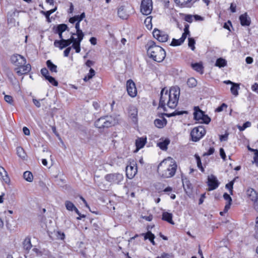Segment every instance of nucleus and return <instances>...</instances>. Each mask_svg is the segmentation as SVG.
Wrapping results in <instances>:
<instances>
[{
    "instance_id": "48",
    "label": "nucleus",
    "mask_w": 258,
    "mask_h": 258,
    "mask_svg": "<svg viewBox=\"0 0 258 258\" xmlns=\"http://www.w3.org/2000/svg\"><path fill=\"white\" fill-rule=\"evenodd\" d=\"M195 157L198 167L201 169L202 171H204V168L202 167V162L200 157L197 155H195Z\"/></svg>"
},
{
    "instance_id": "19",
    "label": "nucleus",
    "mask_w": 258,
    "mask_h": 258,
    "mask_svg": "<svg viewBox=\"0 0 258 258\" xmlns=\"http://www.w3.org/2000/svg\"><path fill=\"white\" fill-rule=\"evenodd\" d=\"M83 39V38H74L72 47L75 49L77 53H79L81 51L80 44Z\"/></svg>"
},
{
    "instance_id": "11",
    "label": "nucleus",
    "mask_w": 258,
    "mask_h": 258,
    "mask_svg": "<svg viewBox=\"0 0 258 258\" xmlns=\"http://www.w3.org/2000/svg\"><path fill=\"white\" fill-rule=\"evenodd\" d=\"M138 171L137 164L135 162H131L126 167V175L129 179L133 178Z\"/></svg>"
},
{
    "instance_id": "60",
    "label": "nucleus",
    "mask_w": 258,
    "mask_h": 258,
    "mask_svg": "<svg viewBox=\"0 0 258 258\" xmlns=\"http://www.w3.org/2000/svg\"><path fill=\"white\" fill-rule=\"evenodd\" d=\"M214 151H215L214 148L213 147H211L209 149V150L207 152L204 153V155H207V156L211 155L214 153Z\"/></svg>"
},
{
    "instance_id": "13",
    "label": "nucleus",
    "mask_w": 258,
    "mask_h": 258,
    "mask_svg": "<svg viewBox=\"0 0 258 258\" xmlns=\"http://www.w3.org/2000/svg\"><path fill=\"white\" fill-rule=\"evenodd\" d=\"M126 90L131 97H134L136 96L137 89L135 83L132 80H129L126 82Z\"/></svg>"
},
{
    "instance_id": "1",
    "label": "nucleus",
    "mask_w": 258,
    "mask_h": 258,
    "mask_svg": "<svg viewBox=\"0 0 258 258\" xmlns=\"http://www.w3.org/2000/svg\"><path fill=\"white\" fill-rule=\"evenodd\" d=\"M179 94L178 88L172 87L169 91L163 88L160 93L159 108H162L166 111L165 106L167 105L170 108H174L177 105Z\"/></svg>"
},
{
    "instance_id": "7",
    "label": "nucleus",
    "mask_w": 258,
    "mask_h": 258,
    "mask_svg": "<svg viewBox=\"0 0 258 258\" xmlns=\"http://www.w3.org/2000/svg\"><path fill=\"white\" fill-rule=\"evenodd\" d=\"M206 130L202 126H199L194 128L190 133L192 141H199L206 134Z\"/></svg>"
},
{
    "instance_id": "56",
    "label": "nucleus",
    "mask_w": 258,
    "mask_h": 258,
    "mask_svg": "<svg viewBox=\"0 0 258 258\" xmlns=\"http://www.w3.org/2000/svg\"><path fill=\"white\" fill-rule=\"evenodd\" d=\"M56 7H55L54 9L50 10L49 11H46V12H44L45 15L47 18H48L49 16L54 13L56 10Z\"/></svg>"
},
{
    "instance_id": "54",
    "label": "nucleus",
    "mask_w": 258,
    "mask_h": 258,
    "mask_svg": "<svg viewBox=\"0 0 258 258\" xmlns=\"http://www.w3.org/2000/svg\"><path fill=\"white\" fill-rule=\"evenodd\" d=\"M41 73L45 78V79L46 78V77L49 76L48 75V71L46 68L42 69L41 70Z\"/></svg>"
},
{
    "instance_id": "9",
    "label": "nucleus",
    "mask_w": 258,
    "mask_h": 258,
    "mask_svg": "<svg viewBox=\"0 0 258 258\" xmlns=\"http://www.w3.org/2000/svg\"><path fill=\"white\" fill-rule=\"evenodd\" d=\"M153 9L152 0H143L141 5V12L145 15L150 14Z\"/></svg>"
},
{
    "instance_id": "30",
    "label": "nucleus",
    "mask_w": 258,
    "mask_h": 258,
    "mask_svg": "<svg viewBox=\"0 0 258 258\" xmlns=\"http://www.w3.org/2000/svg\"><path fill=\"white\" fill-rule=\"evenodd\" d=\"M247 149L248 151L254 153L252 163L255 164L256 166H258V150L252 149L249 146H247Z\"/></svg>"
},
{
    "instance_id": "53",
    "label": "nucleus",
    "mask_w": 258,
    "mask_h": 258,
    "mask_svg": "<svg viewBox=\"0 0 258 258\" xmlns=\"http://www.w3.org/2000/svg\"><path fill=\"white\" fill-rule=\"evenodd\" d=\"M233 183H234V181H232L226 185V187L229 190L231 194H232V189H233Z\"/></svg>"
},
{
    "instance_id": "23",
    "label": "nucleus",
    "mask_w": 258,
    "mask_h": 258,
    "mask_svg": "<svg viewBox=\"0 0 258 258\" xmlns=\"http://www.w3.org/2000/svg\"><path fill=\"white\" fill-rule=\"evenodd\" d=\"M128 114L130 117L133 118L134 121H136L138 111L135 106H132L129 107Z\"/></svg>"
},
{
    "instance_id": "8",
    "label": "nucleus",
    "mask_w": 258,
    "mask_h": 258,
    "mask_svg": "<svg viewBox=\"0 0 258 258\" xmlns=\"http://www.w3.org/2000/svg\"><path fill=\"white\" fill-rule=\"evenodd\" d=\"M74 35L75 34H72L71 38L68 39L55 40L54 42V46L59 48L61 50L65 47L69 46L71 43H73V41H74Z\"/></svg>"
},
{
    "instance_id": "4",
    "label": "nucleus",
    "mask_w": 258,
    "mask_h": 258,
    "mask_svg": "<svg viewBox=\"0 0 258 258\" xmlns=\"http://www.w3.org/2000/svg\"><path fill=\"white\" fill-rule=\"evenodd\" d=\"M118 117L117 116H105L98 118L95 122V125L98 128H108L118 123Z\"/></svg>"
},
{
    "instance_id": "24",
    "label": "nucleus",
    "mask_w": 258,
    "mask_h": 258,
    "mask_svg": "<svg viewBox=\"0 0 258 258\" xmlns=\"http://www.w3.org/2000/svg\"><path fill=\"white\" fill-rule=\"evenodd\" d=\"M146 139L143 138H138L136 141V151L142 148L145 145Z\"/></svg>"
},
{
    "instance_id": "26",
    "label": "nucleus",
    "mask_w": 258,
    "mask_h": 258,
    "mask_svg": "<svg viewBox=\"0 0 258 258\" xmlns=\"http://www.w3.org/2000/svg\"><path fill=\"white\" fill-rule=\"evenodd\" d=\"M167 123L166 119L162 117L161 119H156L154 121V124L158 128L163 127Z\"/></svg>"
},
{
    "instance_id": "51",
    "label": "nucleus",
    "mask_w": 258,
    "mask_h": 258,
    "mask_svg": "<svg viewBox=\"0 0 258 258\" xmlns=\"http://www.w3.org/2000/svg\"><path fill=\"white\" fill-rule=\"evenodd\" d=\"M5 100L10 104H12L13 102V97L10 95H5L4 97Z\"/></svg>"
},
{
    "instance_id": "37",
    "label": "nucleus",
    "mask_w": 258,
    "mask_h": 258,
    "mask_svg": "<svg viewBox=\"0 0 258 258\" xmlns=\"http://www.w3.org/2000/svg\"><path fill=\"white\" fill-rule=\"evenodd\" d=\"M239 89V85L236 83L233 84V85H232L230 91L231 93L235 96H237L238 95V90Z\"/></svg>"
},
{
    "instance_id": "28",
    "label": "nucleus",
    "mask_w": 258,
    "mask_h": 258,
    "mask_svg": "<svg viewBox=\"0 0 258 258\" xmlns=\"http://www.w3.org/2000/svg\"><path fill=\"white\" fill-rule=\"evenodd\" d=\"M118 15L120 18L122 19H126L127 18L128 15L126 13L124 6H121L118 8Z\"/></svg>"
},
{
    "instance_id": "45",
    "label": "nucleus",
    "mask_w": 258,
    "mask_h": 258,
    "mask_svg": "<svg viewBox=\"0 0 258 258\" xmlns=\"http://www.w3.org/2000/svg\"><path fill=\"white\" fill-rule=\"evenodd\" d=\"M183 186L184 190L186 192H187V189H190L191 188V184L189 183V181L188 180H182Z\"/></svg>"
},
{
    "instance_id": "62",
    "label": "nucleus",
    "mask_w": 258,
    "mask_h": 258,
    "mask_svg": "<svg viewBox=\"0 0 258 258\" xmlns=\"http://www.w3.org/2000/svg\"><path fill=\"white\" fill-rule=\"evenodd\" d=\"M251 89L253 91L258 93V84L255 83L251 87Z\"/></svg>"
},
{
    "instance_id": "50",
    "label": "nucleus",
    "mask_w": 258,
    "mask_h": 258,
    "mask_svg": "<svg viewBox=\"0 0 258 258\" xmlns=\"http://www.w3.org/2000/svg\"><path fill=\"white\" fill-rule=\"evenodd\" d=\"M184 112H185V111H174L173 113H172L171 114L164 113L163 115H166V116H167L168 117H170V116H175V115H176L182 114Z\"/></svg>"
},
{
    "instance_id": "5",
    "label": "nucleus",
    "mask_w": 258,
    "mask_h": 258,
    "mask_svg": "<svg viewBox=\"0 0 258 258\" xmlns=\"http://www.w3.org/2000/svg\"><path fill=\"white\" fill-rule=\"evenodd\" d=\"M194 115V118L200 123L208 124L211 121L210 118L207 115H205L199 107H195Z\"/></svg>"
},
{
    "instance_id": "38",
    "label": "nucleus",
    "mask_w": 258,
    "mask_h": 258,
    "mask_svg": "<svg viewBox=\"0 0 258 258\" xmlns=\"http://www.w3.org/2000/svg\"><path fill=\"white\" fill-rule=\"evenodd\" d=\"M23 177L27 181L31 182L33 180V175L32 173L29 171H25L23 174Z\"/></svg>"
},
{
    "instance_id": "43",
    "label": "nucleus",
    "mask_w": 258,
    "mask_h": 258,
    "mask_svg": "<svg viewBox=\"0 0 258 258\" xmlns=\"http://www.w3.org/2000/svg\"><path fill=\"white\" fill-rule=\"evenodd\" d=\"M144 23L146 26V27L148 29H150L152 27L151 23V18L150 17H147L144 21Z\"/></svg>"
},
{
    "instance_id": "3",
    "label": "nucleus",
    "mask_w": 258,
    "mask_h": 258,
    "mask_svg": "<svg viewBox=\"0 0 258 258\" xmlns=\"http://www.w3.org/2000/svg\"><path fill=\"white\" fill-rule=\"evenodd\" d=\"M148 56L153 60L160 62L165 58L166 52L161 47L156 45L155 42L150 41L146 45Z\"/></svg>"
},
{
    "instance_id": "15",
    "label": "nucleus",
    "mask_w": 258,
    "mask_h": 258,
    "mask_svg": "<svg viewBox=\"0 0 258 258\" xmlns=\"http://www.w3.org/2000/svg\"><path fill=\"white\" fill-rule=\"evenodd\" d=\"M175 3L182 8H190L198 0H174Z\"/></svg>"
},
{
    "instance_id": "59",
    "label": "nucleus",
    "mask_w": 258,
    "mask_h": 258,
    "mask_svg": "<svg viewBox=\"0 0 258 258\" xmlns=\"http://www.w3.org/2000/svg\"><path fill=\"white\" fill-rule=\"evenodd\" d=\"M220 156L221 157V158L224 160H226V154H225V151L223 148H220Z\"/></svg>"
},
{
    "instance_id": "41",
    "label": "nucleus",
    "mask_w": 258,
    "mask_h": 258,
    "mask_svg": "<svg viewBox=\"0 0 258 258\" xmlns=\"http://www.w3.org/2000/svg\"><path fill=\"white\" fill-rule=\"evenodd\" d=\"M40 256H42L43 258H49L50 256V253L48 250L43 249L41 250Z\"/></svg>"
},
{
    "instance_id": "25",
    "label": "nucleus",
    "mask_w": 258,
    "mask_h": 258,
    "mask_svg": "<svg viewBox=\"0 0 258 258\" xmlns=\"http://www.w3.org/2000/svg\"><path fill=\"white\" fill-rule=\"evenodd\" d=\"M162 219L171 224L173 225L174 224L172 220V214L171 213L166 212H163L162 214Z\"/></svg>"
},
{
    "instance_id": "55",
    "label": "nucleus",
    "mask_w": 258,
    "mask_h": 258,
    "mask_svg": "<svg viewBox=\"0 0 258 258\" xmlns=\"http://www.w3.org/2000/svg\"><path fill=\"white\" fill-rule=\"evenodd\" d=\"M72 47L69 46L68 47L63 51V55L65 57H67L69 56V53L72 49Z\"/></svg>"
},
{
    "instance_id": "35",
    "label": "nucleus",
    "mask_w": 258,
    "mask_h": 258,
    "mask_svg": "<svg viewBox=\"0 0 258 258\" xmlns=\"http://www.w3.org/2000/svg\"><path fill=\"white\" fill-rule=\"evenodd\" d=\"M227 64L226 60L223 58H219L217 59L215 63L216 67L219 68L224 67Z\"/></svg>"
},
{
    "instance_id": "18",
    "label": "nucleus",
    "mask_w": 258,
    "mask_h": 258,
    "mask_svg": "<svg viewBox=\"0 0 258 258\" xmlns=\"http://www.w3.org/2000/svg\"><path fill=\"white\" fill-rule=\"evenodd\" d=\"M239 20L241 25L243 26H248L250 24V18L246 13L240 15Z\"/></svg>"
},
{
    "instance_id": "44",
    "label": "nucleus",
    "mask_w": 258,
    "mask_h": 258,
    "mask_svg": "<svg viewBox=\"0 0 258 258\" xmlns=\"http://www.w3.org/2000/svg\"><path fill=\"white\" fill-rule=\"evenodd\" d=\"M46 79L48 80L50 83H51L52 85H53L54 86H57L58 85V82L55 80V79L50 76H47L46 77Z\"/></svg>"
},
{
    "instance_id": "16",
    "label": "nucleus",
    "mask_w": 258,
    "mask_h": 258,
    "mask_svg": "<svg viewBox=\"0 0 258 258\" xmlns=\"http://www.w3.org/2000/svg\"><path fill=\"white\" fill-rule=\"evenodd\" d=\"M31 69V67L30 64H27L26 65L23 64L22 66H19L15 69L16 73L19 76H21L23 74L28 73Z\"/></svg>"
},
{
    "instance_id": "49",
    "label": "nucleus",
    "mask_w": 258,
    "mask_h": 258,
    "mask_svg": "<svg viewBox=\"0 0 258 258\" xmlns=\"http://www.w3.org/2000/svg\"><path fill=\"white\" fill-rule=\"evenodd\" d=\"M227 108V105L225 103H222L221 106H219L216 109L215 111L220 112L224 110V109H226Z\"/></svg>"
},
{
    "instance_id": "64",
    "label": "nucleus",
    "mask_w": 258,
    "mask_h": 258,
    "mask_svg": "<svg viewBox=\"0 0 258 258\" xmlns=\"http://www.w3.org/2000/svg\"><path fill=\"white\" fill-rule=\"evenodd\" d=\"M57 237L61 240H63L64 238L65 235L63 233H61L60 232H57Z\"/></svg>"
},
{
    "instance_id": "33",
    "label": "nucleus",
    "mask_w": 258,
    "mask_h": 258,
    "mask_svg": "<svg viewBox=\"0 0 258 258\" xmlns=\"http://www.w3.org/2000/svg\"><path fill=\"white\" fill-rule=\"evenodd\" d=\"M142 235H143L144 236L145 239H149V240L151 241V242L153 245L155 244V242L154 241V239L155 238V236L153 233H152L151 232L148 231L146 234L143 233Z\"/></svg>"
},
{
    "instance_id": "12",
    "label": "nucleus",
    "mask_w": 258,
    "mask_h": 258,
    "mask_svg": "<svg viewBox=\"0 0 258 258\" xmlns=\"http://www.w3.org/2000/svg\"><path fill=\"white\" fill-rule=\"evenodd\" d=\"M11 60L12 62L18 67L25 64L26 63V60L25 57L18 54H15L12 55Z\"/></svg>"
},
{
    "instance_id": "63",
    "label": "nucleus",
    "mask_w": 258,
    "mask_h": 258,
    "mask_svg": "<svg viewBox=\"0 0 258 258\" xmlns=\"http://www.w3.org/2000/svg\"><path fill=\"white\" fill-rule=\"evenodd\" d=\"M170 255L168 253H163L160 256H158L157 258H169Z\"/></svg>"
},
{
    "instance_id": "52",
    "label": "nucleus",
    "mask_w": 258,
    "mask_h": 258,
    "mask_svg": "<svg viewBox=\"0 0 258 258\" xmlns=\"http://www.w3.org/2000/svg\"><path fill=\"white\" fill-rule=\"evenodd\" d=\"M188 28H189V25L188 24H186L184 26V33L182 35V36H184L185 38H186L187 35L189 34V33Z\"/></svg>"
},
{
    "instance_id": "36",
    "label": "nucleus",
    "mask_w": 258,
    "mask_h": 258,
    "mask_svg": "<svg viewBox=\"0 0 258 258\" xmlns=\"http://www.w3.org/2000/svg\"><path fill=\"white\" fill-rule=\"evenodd\" d=\"M192 68L198 72L203 73V67L201 63H195L191 64Z\"/></svg>"
},
{
    "instance_id": "27",
    "label": "nucleus",
    "mask_w": 258,
    "mask_h": 258,
    "mask_svg": "<svg viewBox=\"0 0 258 258\" xmlns=\"http://www.w3.org/2000/svg\"><path fill=\"white\" fill-rule=\"evenodd\" d=\"M65 206H66L67 209L68 211H75L76 213H78V209L76 207V206L74 205V204L72 202H71L69 201H66L65 202Z\"/></svg>"
},
{
    "instance_id": "31",
    "label": "nucleus",
    "mask_w": 258,
    "mask_h": 258,
    "mask_svg": "<svg viewBox=\"0 0 258 258\" xmlns=\"http://www.w3.org/2000/svg\"><path fill=\"white\" fill-rule=\"evenodd\" d=\"M185 38L184 36H182L181 38H180L178 39H176L173 38L172 39V41L170 44V45L176 46H179L182 43H183L184 41Z\"/></svg>"
},
{
    "instance_id": "10",
    "label": "nucleus",
    "mask_w": 258,
    "mask_h": 258,
    "mask_svg": "<svg viewBox=\"0 0 258 258\" xmlns=\"http://www.w3.org/2000/svg\"><path fill=\"white\" fill-rule=\"evenodd\" d=\"M154 37L161 42H165L168 40V35L165 32L155 29L153 32Z\"/></svg>"
},
{
    "instance_id": "20",
    "label": "nucleus",
    "mask_w": 258,
    "mask_h": 258,
    "mask_svg": "<svg viewBox=\"0 0 258 258\" xmlns=\"http://www.w3.org/2000/svg\"><path fill=\"white\" fill-rule=\"evenodd\" d=\"M0 179L6 183H9L10 181L7 171L2 167H0Z\"/></svg>"
},
{
    "instance_id": "58",
    "label": "nucleus",
    "mask_w": 258,
    "mask_h": 258,
    "mask_svg": "<svg viewBox=\"0 0 258 258\" xmlns=\"http://www.w3.org/2000/svg\"><path fill=\"white\" fill-rule=\"evenodd\" d=\"M95 71L93 69H90L89 70V73L87 76H88V78L91 79L95 75Z\"/></svg>"
},
{
    "instance_id": "29",
    "label": "nucleus",
    "mask_w": 258,
    "mask_h": 258,
    "mask_svg": "<svg viewBox=\"0 0 258 258\" xmlns=\"http://www.w3.org/2000/svg\"><path fill=\"white\" fill-rule=\"evenodd\" d=\"M170 141L166 139L158 143V146L162 150H166L167 149V146L169 145Z\"/></svg>"
},
{
    "instance_id": "42",
    "label": "nucleus",
    "mask_w": 258,
    "mask_h": 258,
    "mask_svg": "<svg viewBox=\"0 0 258 258\" xmlns=\"http://www.w3.org/2000/svg\"><path fill=\"white\" fill-rule=\"evenodd\" d=\"M68 28V26L67 25L62 24L58 25L57 27V32L60 33H63L64 31H66Z\"/></svg>"
},
{
    "instance_id": "46",
    "label": "nucleus",
    "mask_w": 258,
    "mask_h": 258,
    "mask_svg": "<svg viewBox=\"0 0 258 258\" xmlns=\"http://www.w3.org/2000/svg\"><path fill=\"white\" fill-rule=\"evenodd\" d=\"M195 41L192 38H188V45L189 47L192 50H194L195 49Z\"/></svg>"
},
{
    "instance_id": "21",
    "label": "nucleus",
    "mask_w": 258,
    "mask_h": 258,
    "mask_svg": "<svg viewBox=\"0 0 258 258\" xmlns=\"http://www.w3.org/2000/svg\"><path fill=\"white\" fill-rule=\"evenodd\" d=\"M223 198L226 201H227V203H226L224 210V212H227L230 208L232 202V199L230 195L227 193L224 194Z\"/></svg>"
},
{
    "instance_id": "47",
    "label": "nucleus",
    "mask_w": 258,
    "mask_h": 258,
    "mask_svg": "<svg viewBox=\"0 0 258 258\" xmlns=\"http://www.w3.org/2000/svg\"><path fill=\"white\" fill-rule=\"evenodd\" d=\"M251 123L249 121H246L245 122L242 126L238 125V128L240 131H244L245 128H246L250 126Z\"/></svg>"
},
{
    "instance_id": "32",
    "label": "nucleus",
    "mask_w": 258,
    "mask_h": 258,
    "mask_svg": "<svg viewBox=\"0 0 258 258\" xmlns=\"http://www.w3.org/2000/svg\"><path fill=\"white\" fill-rule=\"evenodd\" d=\"M75 28L76 29V33H72V34H75V35L77 36V38H84V34L83 31L80 29V23L77 22L75 25Z\"/></svg>"
},
{
    "instance_id": "39",
    "label": "nucleus",
    "mask_w": 258,
    "mask_h": 258,
    "mask_svg": "<svg viewBox=\"0 0 258 258\" xmlns=\"http://www.w3.org/2000/svg\"><path fill=\"white\" fill-rule=\"evenodd\" d=\"M197 80L194 78L188 79L187 81V85L191 88L195 87L197 85Z\"/></svg>"
},
{
    "instance_id": "17",
    "label": "nucleus",
    "mask_w": 258,
    "mask_h": 258,
    "mask_svg": "<svg viewBox=\"0 0 258 258\" xmlns=\"http://www.w3.org/2000/svg\"><path fill=\"white\" fill-rule=\"evenodd\" d=\"M246 194L248 198L254 202L257 201L258 199V194L252 188H248L246 190Z\"/></svg>"
},
{
    "instance_id": "61",
    "label": "nucleus",
    "mask_w": 258,
    "mask_h": 258,
    "mask_svg": "<svg viewBox=\"0 0 258 258\" xmlns=\"http://www.w3.org/2000/svg\"><path fill=\"white\" fill-rule=\"evenodd\" d=\"M33 102L36 107L39 108L41 106V103L39 100L36 99H33Z\"/></svg>"
},
{
    "instance_id": "22",
    "label": "nucleus",
    "mask_w": 258,
    "mask_h": 258,
    "mask_svg": "<svg viewBox=\"0 0 258 258\" xmlns=\"http://www.w3.org/2000/svg\"><path fill=\"white\" fill-rule=\"evenodd\" d=\"M23 246L24 249L27 251V252H29V250L32 247L30 237H27L26 238H25L23 242Z\"/></svg>"
},
{
    "instance_id": "57",
    "label": "nucleus",
    "mask_w": 258,
    "mask_h": 258,
    "mask_svg": "<svg viewBox=\"0 0 258 258\" xmlns=\"http://www.w3.org/2000/svg\"><path fill=\"white\" fill-rule=\"evenodd\" d=\"M193 17L194 16H192V15H187L185 16L184 19L186 22L191 23L193 20Z\"/></svg>"
},
{
    "instance_id": "14",
    "label": "nucleus",
    "mask_w": 258,
    "mask_h": 258,
    "mask_svg": "<svg viewBox=\"0 0 258 258\" xmlns=\"http://www.w3.org/2000/svg\"><path fill=\"white\" fill-rule=\"evenodd\" d=\"M208 184L209 186V190H212L216 189L218 187L219 182L218 181L217 177L212 174L208 176Z\"/></svg>"
},
{
    "instance_id": "40",
    "label": "nucleus",
    "mask_w": 258,
    "mask_h": 258,
    "mask_svg": "<svg viewBox=\"0 0 258 258\" xmlns=\"http://www.w3.org/2000/svg\"><path fill=\"white\" fill-rule=\"evenodd\" d=\"M17 152L18 155L21 157V158H25V153L24 149L21 147H18L17 148Z\"/></svg>"
},
{
    "instance_id": "34",
    "label": "nucleus",
    "mask_w": 258,
    "mask_h": 258,
    "mask_svg": "<svg viewBox=\"0 0 258 258\" xmlns=\"http://www.w3.org/2000/svg\"><path fill=\"white\" fill-rule=\"evenodd\" d=\"M46 65L51 72L56 73L57 72V66L53 64L50 60H47Z\"/></svg>"
},
{
    "instance_id": "2",
    "label": "nucleus",
    "mask_w": 258,
    "mask_h": 258,
    "mask_svg": "<svg viewBox=\"0 0 258 258\" xmlns=\"http://www.w3.org/2000/svg\"><path fill=\"white\" fill-rule=\"evenodd\" d=\"M177 169L175 160L171 157L163 160L158 166V172L163 178H170L174 176Z\"/></svg>"
},
{
    "instance_id": "6",
    "label": "nucleus",
    "mask_w": 258,
    "mask_h": 258,
    "mask_svg": "<svg viewBox=\"0 0 258 258\" xmlns=\"http://www.w3.org/2000/svg\"><path fill=\"white\" fill-rule=\"evenodd\" d=\"M105 179L111 184H120L123 181L124 177L122 174L113 173L107 174L105 176Z\"/></svg>"
}]
</instances>
